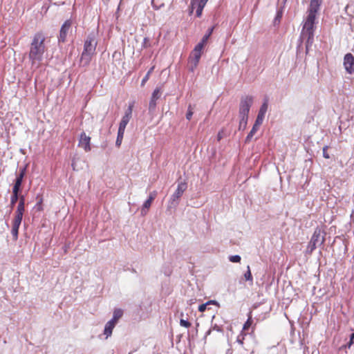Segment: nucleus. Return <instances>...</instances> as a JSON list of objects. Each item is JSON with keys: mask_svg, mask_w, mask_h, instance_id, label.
<instances>
[{"mask_svg": "<svg viewBox=\"0 0 354 354\" xmlns=\"http://www.w3.org/2000/svg\"><path fill=\"white\" fill-rule=\"evenodd\" d=\"M115 324H116L115 322L110 320L105 325L104 333L106 336V338L111 335L112 331H113Z\"/></svg>", "mask_w": 354, "mask_h": 354, "instance_id": "nucleus-16", "label": "nucleus"}, {"mask_svg": "<svg viewBox=\"0 0 354 354\" xmlns=\"http://www.w3.org/2000/svg\"><path fill=\"white\" fill-rule=\"evenodd\" d=\"M318 245H317L316 243H315L314 242H313L310 240L308 245L307 246V248H306V253L311 254Z\"/></svg>", "mask_w": 354, "mask_h": 354, "instance_id": "nucleus-25", "label": "nucleus"}, {"mask_svg": "<svg viewBox=\"0 0 354 354\" xmlns=\"http://www.w3.org/2000/svg\"><path fill=\"white\" fill-rule=\"evenodd\" d=\"M252 103V96L246 95L241 98L239 105V117L242 118V122H245V119H248L249 111Z\"/></svg>", "mask_w": 354, "mask_h": 354, "instance_id": "nucleus-2", "label": "nucleus"}, {"mask_svg": "<svg viewBox=\"0 0 354 354\" xmlns=\"http://www.w3.org/2000/svg\"><path fill=\"white\" fill-rule=\"evenodd\" d=\"M41 203H42V199L41 198L39 200V201L37 204V205L38 206V210L39 211H41L43 209H42V206H41Z\"/></svg>", "mask_w": 354, "mask_h": 354, "instance_id": "nucleus-41", "label": "nucleus"}, {"mask_svg": "<svg viewBox=\"0 0 354 354\" xmlns=\"http://www.w3.org/2000/svg\"><path fill=\"white\" fill-rule=\"evenodd\" d=\"M253 323L252 311H250L248 314V319L245 322L243 326V331L248 330Z\"/></svg>", "mask_w": 354, "mask_h": 354, "instance_id": "nucleus-18", "label": "nucleus"}, {"mask_svg": "<svg viewBox=\"0 0 354 354\" xmlns=\"http://www.w3.org/2000/svg\"><path fill=\"white\" fill-rule=\"evenodd\" d=\"M344 66L347 73L349 74L354 73V57L351 53H347L344 56Z\"/></svg>", "mask_w": 354, "mask_h": 354, "instance_id": "nucleus-9", "label": "nucleus"}, {"mask_svg": "<svg viewBox=\"0 0 354 354\" xmlns=\"http://www.w3.org/2000/svg\"><path fill=\"white\" fill-rule=\"evenodd\" d=\"M259 126H256V124H254L251 131L248 133V135L246 137L245 141L250 142L253 136L257 133V131L259 130Z\"/></svg>", "mask_w": 354, "mask_h": 354, "instance_id": "nucleus-23", "label": "nucleus"}, {"mask_svg": "<svg viewBox=\"0 0 354 354\" xmlns=\"http://www.w3.org/2000/svg\"><path fill=\"white\" fill-rule=\"evenodd\" d=\"M322 0H310L307 11V16L304 21V25L300 35V42L302 44H311L314 41V30L317 14L319 10Z\"/></svg>", "mask_w": 354, "mask_h": 354, "instance_id": "nucleus-1", "label": "nucleus"}, {"mask_svg": "<svg viewBox=\"0 0 354 354\" xmlns=\"http://www.w3.org/2000/svg\"><path fill=\"white\" fill-rule=\"evenodd\" d=\"M187 185L185 182H181L178 184L177 189L171 196L173 201H178L183 195L184 192L187 189Z\"/></svg>", "mask_w": 354, "mask_h": 354, "instance_id": "nucleus-14", "label": "nucleus"}, {"mask_svg": "<svg viewBox=\"0 0 354 354\" xmlns=\"http://www.w3.org/2000/svg\"><path fill=\"white\" fill-rule=\"evenodd\" d=\"M78 145L86 152L91 151V137L86 136L84 132L82 133Z\"/></svg>", "mask_w": 354, "mask_h": 354, "instance_id": "nucleus-11", "label": "nucleus"}, {"mask_svg": "<svg viewBox=\"0 0 354 354\" xmlns=\"http://www.w3.org/2000/svg\"><path fill=\"white\" fill-rule=\"evenodd\" d=\"M282 15H283V11L281 9H279L277 12V15L274 17V25H277V24H279L281 21V19L282 18Z\"/></svg>", "mask_w": 354, "mask_h": 354, "instance_id": "nucleus-31", "label": "nucleus"}, {"mask_svg": "<svg viewBox=\"0 0 354 354\" xmlns=\"http://www.w3.org/2000/svg\"><path fill=\"white\" fill-rule=\"evenodd\" d=\"M264 118H265V115H261V114L258 113L257 119H256L255 122H254V124H256V126H259L260 127L262 124V123H263Z\"/></svg>", "mask_w": 354, "mask_h": 354, "instance_id": "nucleus-34", "label": "nucleus"}, {"mask_svg": "<svg viewBox=\"0 0 354 354\" xmlns=\"http://www.w3.org/2000/svg\"><path fill=\"white\" fill-rule=\"evenodd\" d=\"M84 50L82 52L81 61H85L86 64H88L91 60V55H93L95 50V46H84Z\"/></svg>", "mask_w": 354, "mask_h": 354, "instance_id": "nucleus-12", "label": "nucleus"}, {"mask_svg": "<svg viewBox=\"0 0 354 354\" xmlns=\"http://www.w3.org/2000/svg\"><path fill=\"white\" fill-rule=\"evenodd\" d=\"M243 339H244V337H243V339H242L241 340L238 339V342H239L241 344H243Z\"/></svg>", "mask_w": 354, "mask_h": 354, "instance_id": "nucleus-43", "label": "nucleus"}, {"mask_svg": "<svg viewBox=\"0 0 354 354\" xmlns=\"http://www.w3.org/2000/svg\"><path fill=\"white\" fill-rule=\"evenodd\" d=\"M124 131H122V130H119L118 129V136H117V139H116V142H115V145L118 147L122 144V139H123V137H124Z\"/></svg>", "mask_w": 354, "mask_h": 354, "instance_id": "nucleus-27", "label": "nucleus"}, {"mask_svg": "<svg viewBox=\"0 0 354 354\" xmlns=\"http://www.w3.org/2000/svg\"><path fill=\"white\" fill-rule=\"evenodd\" d=\"M180 324L181 326H183L187 328H188L191 326V323L187 320L183 319H181L180 320Z\"/></svg>", "mask_w": 354, "mask_h": 354, "instance_id": "nucleus-36", "label": "nucleus"}, {"mask_svg": "<svg viewBox=\"0 0 354 354\" xmlns=\"http://www.w3.org/2000/svg\"><path fill=\"white\" fill-rule=\"evenodd\" d=\"M217 302L214 300H209L207 302H206L205 304H203L201 305H200L198 306V310L201 313L205 311L206 308H207V305L209 304H216Z\"/></svg>", "mask_w": 354, "mask_h": 354, "instance_id": "nucleus-28", "label": "nucleus"}, {"mask_svg": "<svg viewBox=\"0 0 354 354\" xmlns=\"http://www.w3.org/2000/svg\"><path fill=\"white\" fill-rule=\"evenodd\" d=\"M242 118H240V122H239V129H245L247 125L248 119H245V122H242Z\"/></svg>", "mask_w": 354, "mask_h": 354, "instance_id": "nucleus-37", "label": "nucleus"}, {"mask_svg": "<svg viewBox=\"0 0 354 354\" xmlns=\"http://www.w3.org/2000/svg\"><path fill=\"white\" fill-rule=\"evenodd\" d=\"M72 24V21L71 19H68L62 26L59 36L58 37V41L59 43H65L67 41L66 36L71 28Z\"/></svg>", "mask_w": 354, "mask_h": 354, "instance_id": "nucleus-4", "label": "nucleus"}, {"mask_svg": "<svg viewBox=\"0 0 354 354\" xmlns=\"http://www.w3.org/2000/svg\"><path fill=\"white\" fill-rule=\"evenodd\" d=\"M123 315V311L120 308L115 309L113 311V318L111 319L112 322L117 324L118 320L122 317Z\"/></svg>", "mask_w": 354, "mask_h": 354, "instance_id": "nucleus-19", "label": "nucleus"}, {"mask_svg": "<svg viewBox=\"0 0 354 354\" xmlns=\"http://www.w3.org/2000/svg\"><path fill=\"white\" fill-rule=\"evenodd\" d=\"M20 195H21L20 193L12 192V195H11V197H10V206H11V207H13L14 205L17 202V201H19Z\"/></svg>", "mask_w": 354, "mask_h": 354, "instance_id": "nucleus-22", "label": "nucleus"}, {"mask_svg": "<svg viewBox=\"0 0 354 354\" xmlns=\"http://www.w3.org/2000/svg\"><path fill=\"white\" fill-rule=\"evenodd\" d=\"M154 68H155V66H153L151 67L150 69L148 71V72L147 73V74L145 75V76L144 77V78L142 80V82H141L142 86H143L145 84V83L149 80L150 75L154 70Z\"/></svg>", "mask_w": 354, "mask_h": 354, "instance_id": "nucleus-29", "label": "nucleus"}, {"mask_svg": "<svg viewBox=\"0 0 354 354\" xmlns=\"http://www.w3.org/2000/svg\"><path fill=\"white\" fill-rule=\"evenodd\" d=\"M352 344H354V333L351 334L349 342L347 344L339 347V350L341 351L343 349L346 350L347 348H350Z\"/></svg>", "mask_w": 354, "mask_h": 354, "instance_id": "nucleus-26", "label": "nucleus"}, {"mask_svg": "<svg viewBox=\"0 0 354 354\" xmlns=\"http://www.w3.org/2000/svg\"><path fill=\"white\" fill-rule=\"evenodd\" d=\"M22 217L15 216L12 222L11 234L13 236V240L17 241L18 239L19 229L22 221Z\"/></svg>", "mask_w": 354, "mask_h": 354, "instance_id": "nucleus-10", "label": "nucleus"}, {"mask_svg": "<svg viewBox=\"0 0 354 354\" xmlns=\"http://www.w3.org/2000/svg\"><path fill=\"white\" fill-rule=\"evenodd\" d=\"M194 108H195V105L192 106V104H189L188 106L187 112L186 113L187 120H191L192 115L194 114Z\"/></svg>", "mask_w": 354, "mask_h": 354, "instance_id": "nucleus-30", "label": "nucleus"}, {"mask_svg": "<svg viewBox=\"0 0 354 354\" xmlns=\"http://www.w3.org/2000/svg\"><path fill=\"white\" fill-rule=\"evenodd\" d=\"M229 259L232 263H239L241 261V257L239 255L230 256Z\"/></svg>", "mask_w": 354, "mask_h": 354, "instance_id": "nucleus-35", "label": "nucleus"}, {"mask_svg": "<svg viewBox=\"0 0 354 354\" xmlns=\"http://www.w3.org/2000/svg\"><path fill=\"white\" fill-rule=\"evenodd\" d=\"M18 205L25 206V196L24 195H20Z\"/></svg>", "mask_w": 354, "mask_h": 354, "instance_id": "nucleus-39", "label": "nucleus"}, {"mask_svg": "<svg viewBox=\"0 0 354 354\" xmlns=\"http://www.w3.org/2000/svg\"><path fill=\"white\" fill-rule=\"evenodd\" d=\"M327 149H328V147L326 146L323 148V156L325 158H329L330 156L328 155V153H327Z\"/></svg>", "mask_w": 354, "mask_h": 354, "instance_id": "nucleus-40", "label": "nucleus"}, {"mask_svg": "<svg viewBox=\"0 0 354 354\" xmlns=\"http://www.w3.org/2000/svg\"><path fill=\"white\" fill-rule=\"evenodd\" d=\"M133 108V103H131L129 105L128 109L126 110L124 115H123L120 124H119V130L124 131L127 124L129 123L130 119L131 118L132 111Z\"/></svg>", "mask_w": 354, "mask_h": 354, "instance_id": "nucleus-6", "label": "nucleus"}, {"mask_svg": "<svg viewBox=\"0 0 354 354\" xmlns=\"http://www.w3.org/2000/svg\"><path fill=\"white\" fill-rule=\"evenodd\" d=\"M308 46H306V52H308Z\"/></svg>", "mask_w": 354, "mask_h": 354, "instance_id": "nucleus-44", "label": "nucleus"}, {"mask_svg": "<svg viewBox=\"0 0 354 354\" xmlns=\"http://www.w3.org/2000/svg\"><path fill=\"white\" fill-rule=\"evenodd\" d=\"M26 167H23L19 169V172L17 174V176L16 178L15 184L12 187V192H21V186L22 184L23 178L24 176L26 175Z\"/></svg>", "mask_w": 354, "mask_h": 354, "instance_id": "nucleus-7", "label": "nucleus"}, {"mask_svg": "<svg viewBox=\"0 0 354 354\" xmlns=\"http://www.w3.org/2000/svg\"><path fill=\"white\" fill-rule=\"evenodd\" d=\"M207 1L208 0H192L190 13H192L193 10L196 9V15L198 17H200Z\"/></svg>", "mask_w": 354, "mask_h": 354, "instance_id": "nucleus-5", "label": "nucleus"}, {"mask_svg": "<svg viewBox=\"0 0 354 354\" xmlns=\"http://www.w3.org/2000/svg\"><path fill=\"white\" fill-rule=\"evenodd\" d=\"M222 133L221 132H218V135H217V140L218 141H220L221 139H222Z\"/></svg>", "mask_w": 354, "mask_h": 354, "instance_id": "nucleus-42", "label": "nucleus"}, {"mask_svg": "<svg viewBox=\"0 0 354 354\" xmlns=\"http://www.w3.org/2000/svg\"><path fill=\"white\" fill-rule=\"evenodd\" d=\"M268 107V97H266L264 99V102H263V104L261 105L258 113L265 115L267 112Z\"/></svg>", "mask_w": 354, "mask_h": 354, "instance_id": "nucleus-21", "label": "nucleus"}, {"mask_svg": "<svg viewBox=\"0 0 354 354\" xmlns=\"http://www.w3.org/2000/svg\"><path fill=\"white\" fill-rule=\"evenodd\" d=\"M156 196H157V192L156 191H153L152 192H151L149 194V196L148 198L150 199V201H153Z\"/></svg>", "mask_w": 354, "mask_h": 354, "instance_id": "nucleus-38", "label": "nucleus"}, {"mask_svg": "<svg viewBox=\"0 0 354 354\" xmlns=\"http://www.w3.org/2000/svg\"><path fill=\"white\" fill-rule=\"evenodd\" d=\"M25 211V206L18 205L17 207V210L15 212V216L22 217Z\"/></svg>", "mask_w": 354, "mask_h": 354, "instance_id": "nucleus-32", "label": "nucleus"}, {"mask_svg": "<svg viewBox=\"0 0 354 354\" xmlns=\"http://www.w3.org/2000/svg\"><path fill=\"white\" fill-rule=\"evenodd\" d=\"M247 269H248L247 272L244 274V278H245V281H249L252 283L253 277H252L249 266H248Z\"/></svg>", "mask_w": 354, "mask_h": 354, "instance_id": "nucleus-33", "label": "nucleus"}, {"mask_svg": "<svg viewBox=\"0 0 354 354\" xmlns=\"http://www.w3.org/2000/svg\"><path fill=\"white\" fill-rule=\"evenodd\" d=\"M45 41V37L42 33L38 32L37 33L33 39L31 44H43Z\"/></svg>", "mask_w": 354, "mask_h": 354, "instance_id": "nucleus-17", "label": "nucleus"}, {"mask_svg": "<svg viewBox=\"0 0 354 354\" xmlns=\"http://www.w3.org/2000/svg\"><path fill=\"white\" fill-rule=\"evenodd\" d=\"M153 201H150V199H147L143 204L142 207L141 209V214L145 216L147 214L149 209L150 208Z\"/></svg>", "mask_w": 354, "mask_h": 354, "instance_id": "nucleus-20", "label": "nucleus"}, {"mask_svg": "<svg viewBox=\"0 0 354 354\" xmlns=\"http://www.w3.org/2000/svg\"><path fill=\"white\" fill-rule=\"evenodd\" d=\"M44 52V46H33L30 51V58L34 62L36 60H40L42 54Z\"/></svg>", "mask_w": 354, "mask_h": 354, "instance_id": "nucleus-8", "label": "nucleus"}, {"mask_svg": "<svg viewBox=\"0 0 354 354\" xmlns=\"http://www.w3.org/2000/svg\"><path fill=\"white\" fill-rule=\"evenodd\" d=\"M203 46H196L195 48L189 55V64L192 71H194L198 64L199 59L203 53Z\"/></svg>", "mask_w": 354, "mask_h": 354, "instance_id": "nucleus-3", "label": "nucleus"}, {"mask_svg": "<svg viewBox=\"0 0 354 354\" xmlns=\"http://www.w3.org/2000/svg\"><path fill=\"white\" fill-rule=\"evenodd\" d=\"M161 91L160 88H156L152 93L151 100L149 104V111H153L156 106V101L160 97Z\"/></svg>", "mask_w": 354, "mask_h": 354, "instance_id": "nucleus-15", "label": "nucleus"}, {"mask_svg": "<svg viewBox=\"0 0 354 354\" xmlns=\"http://www.w3.org/2000/svg\"><path fill=\"white\" fill-rule=\"evenodd\" d=\"M213 30H214V27H211L209 28L208 30H207V32L203 36L202 40L201 42L198 43V44H205L207 40H208V38L210 37V35H212V32H213Z\"/></svg>", "mask_w": 354, "mask_h": 354, "instance_id": "nucleus-24", "label": "nucleus"}, {"mask_svg": "<svg viewBox=\"0 0 354 354\" xmlns=\"http://www.w3.org/2000/svg\"><path fill=\"white\" fill-rule=\"evenodd\" d=\"M310 241L319 245L324 244L325 238L322 235V230L319 227L315 229V231L310 238Z\"/></svg>", "mask_w": 354, "mask_h": 354, "instance_id": "nucleus-13", "label": "nucleus"}]
</instances>
